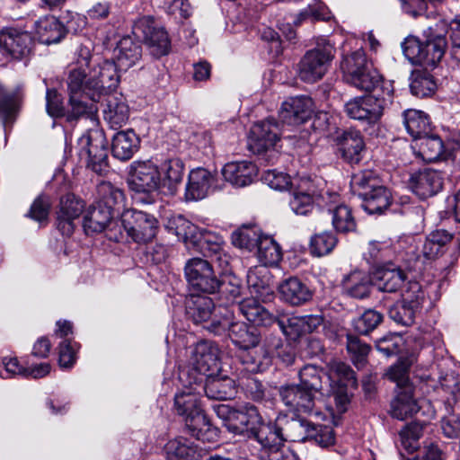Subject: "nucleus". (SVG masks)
Returning <instances> with one entry per match:
<instances>
[{
  "label": "nucleus",
  "instance_id": "1",
  "mask_svg": "<svg viewBox=\"0 0 460 460\" xmlns=\"http://www.w3.org/2000/svg\"><path fill=\"white\" fill-rule=\"evenodd\" d=\"M118 70L115 62L94 59L89 48L80 47L66 79L71 106L68 119L96 112L95 103L118 87Z\"/></svg>",
  "mask_w": 460,
  "mask_h": 460
},
{
  "label": "nucleus",
  "instance_id": "2",
  "mask_svg": "<svg viewBox=\"0 0 460 460\" xmlns=\"http://www.w3.org/2000/svg\"><path fill=\"white\" fill-rule=\"evenodd\" d=\"M199 389L194 381L189 382V387L177 394L174 397V406L179 415L184 417L186 428L190 434L199 440L210 441L217 435L208 419L201 409L199 402Z\"/></svg>",
  "mask_w": 460,
  "mask_h": 460
},
{
  "label": "nucleus",
  "instance_id": "3",
  "mask_svg": "<svg viewBox=\"0 0 460 460\" xmlns=\"http://www.w3.org/2000/svg\"><path fill=\"white\" fill-rule=\"evenodd\" d=\"M341 68L345 81L361 91L381 93L382 85L390 84L383 82L382 76L373 67L372 63L367 59L362 49L345 56Z\"/></svg>",
  "mask_w": 460,
  "mask_h": 460
},
{
  "label": "nucleus",
  "instance_id": "4",
  "mask_svg": "<svg viewBox=\"0 0 460 460\" xmlns=\"http://www.w3.org/2000/svg\"><path fill=\"white\" fill-rule=\"evenodd\" d=\"M424 40L414 36L407 37L402 43L405 58L413 65H420L425 69L435 68L444 57L447 40L431 29L425 31Z\"/></svg>",
  "mask_w": 460,
  "mask_h": 460
},
{
  "label": "nucleus",
  "instance_id": "5",
  "mask_svg": "<svg viewBox=\"0 0 460 460\" xmlns=\"http://www.w3.org/2000/svg\"><path fill=\"white\" fill-rule=\"evenodd\" d=\"M393 90L391 84L382 85L381 93L350 99L344 104L346 115L368 125L380 120L387 102L391 101Z\"/></svg>",
  "mask_w": 460,
  "mask_h": 460
},
{
  "label": "nucleus",
  "instance_id": "6",
  "mask_svg": "<svg viewBox=\"0 0 460 460\" xmlns=\"http://www.w3.org/2000/svg\"><path fill=\"white\" fill-rule=\"evenodd\" d=\"M279 141L280 128L273 119L255 123L251 128L249 148L267 164H273L279 159Z\"/></svg>",
  "mask_w": 460,
  "mask_h": 460
},
{
  "label": "nucleus",
  "instance_id": "7",
  "mask_svg": "<svg viewBox=\"0 0 460 460\" xmlns=\"http://www.w3.org/2000/svg\"><path fill=\"white\" fill-rule=\"evenodd\" d=\"M77 146L79 156L86 162L88 168L98 174L107 172V141L101 130H88L78 138Z\"/></svg>",
  "mask_w": 460,
  "mask_h": 460
},
{
  "label": "nucleus",
  "instance_id": "8",
  "mask_svg": "<svg viewBox=\"0 0 460 460\" xmlns=\"http://www.w3.org/2000/svg\"><path fill=\"white\" fill-rule=\"evenodd\" d=\"M334 49L326 43L310 49L298 63V76L305 83H314L323 78L334 57Z\"/></svg>",
  "mask_w": 460,
  "mask_h": 460
},
{
  "label": "nucleus",
  "instance_id": "9",
  "mask_svg": "<svg viewBox=\"0 0 460 460\" xmlns=\"http://www.w3.org/2000/svg\"><path fill=\"white\" fill-rule=\"evenodd\" d=\"M121 224L128 236L137 243L151 242L158 230V222L154 216L136 209L126 210Z\"/></svg>",
  "mask_w": 460,
  "mask_h": 460
},
{
  "label": "nucleus",
  "instance_id": "10",
  "mask_svg": "<svg viewBox=\"0 0 460 460\" xmlns=\"http://www.w3.org/2000/svg\"><path fill=\"white\" fill-rule=\"evenodd\" d=\"M279 395L283 403L291 411L305 413L316 420L325 417L316 406L317 394L300 385H288L279 388Z\"/></svg>",
  "mask_w": 460,
  "mask_h": 460
},
{
  "label": "nucleus",
  "instance_id": "11",
  "mask_svg": "<svg viewBox=\"0 0 460 460\" xmlns=\"http://www.w3.org/2000/svg\"><path fill=\"white\" fill-rule=\"evenodd\" d=\"M186 279L192 290L214 294L220 288V279L216 276L210 262L200 258L189 260L184 268Z\"/></svg>",
  "mask_w": 460,
  "mask_h": 460
},
{
  "label": "nucleus",
  "instance_id": "12",
  "mask_svg": "<svg viewBox=\"0 0 460 460\" xmlns=\"http://www.w3.org/2000/svg\"><path fill=\"white\" fill-rule=\"evenodd\" d=\"M219 349L216 344L208 341H200L193 349L190 359V375L194 385L202 384L204 377L215 373L219 368Z\"/></svg>",
  "mask_w": 460,
  "mask_h": 460
},
{
  "label": "nucleus",
  "instance_id": "13",
  "mask_svg": "<svg viewBox=\"0 0 460 460\" xmlns=\"http://www.w3.org/2000/svg\"><path fill=\"white\" fill-rule=\"evenodd\" d=\"M130 184L137 192L149 193L161 188L162 176L151 161H135L130 165Z\"/></svg>",
  "mask_w": 460,
  "mask_h": 460
},
{
  "label": "nucleus",
  "instance_id": "14",
  "mask_svg": "<svg viewBox=\"0 0 460 460\" xmlns=\"http://www.w3.org/2000/svg\"><path fill=\"white\" fill-rule=\"evenodd\" d=\"M194 244L198 245L202 254L216 263L222 271L228 270L231 257L225 251L226 243L221 235L202 229L199 230V236Z\"/></svg>",
  "mask_w": 460,
  "mask_h": 460
},
{
  "label": "nucleus",
  "instance_id": "15",
  "mask_svg": "<svg viewBox=\"0 0 460 460\" xmlns=\"http://www.w3.org/2000/svg\"><path fill=\"white\" fill-rule=\"evenodd\" d=\"M84 208L82 199L73 193L61 197L57 211V228L66 236H70L75 228V220L79 218Z\"/></svg>",
  "mask_w": 460,
  "mask_h": 460
},
{
  "label": "nucleus",
  "instance_id": "16",
  "mask_svg": "<svg viewBox=\"0 0 460 460\" xmlns=\"http://www.w3.org/2000/svg\"><path fill=\"white\" fill-rule=\"evenodd\" d=\"M222 410L227 411L228 429L236 434H246L250 437L262 420L257 408L249 403L230 410L223 406Z\"/></svg>",
  "mask_w": 460,
  "mask_h": 460
},
{
  "label": "nucleus",
  "instance_id": "17",
  "mask_svg": "<svg viewBox=\"0 0 460 460\" xmlns=\"http://www.w3.org/2000/svg\"><path fill=\"white\" fill-rule=\"evenodd\" d=\"M314 112V102L306 95L288 98L283 102L279 119L288 125H299L311 118Z\"/></svg>",
  "mask_w": 460,
  "mask_h": 460
},
{
  "label": "nucleus",
  "instance_id": "18",
  "mask_svg": "<svg viewBox=\"0 0 460 460\" xmlns=\"http://www.w3.org/2000/svg\"><path fill=\"white\" fill-rule=\"evenodd\" d=\"M0 45L14 58L27 57L32 49L33 39L26 31L6 27L0 31Z\"/></svg>",
  "mask_w": 460,
  "mask_h": 460
},
{
  "label": "nucleus",
  "instance_id": "19",
  "mask_svg": "<svg viewBox=\"0 0 460 460\" xmlns=\"http://www.w3.org/2000/svg\"><path fill=\"white\" fill-rule=\"evenodd\" d=\"M373 287L379 291L394 293L401 289L407 279L405 272L392 263L376 266L372 271Z\"/></svg>",
  "mask_w": 460,
  "mask_h": 460
},
{
  "label": "nucleus",
  "instance_id": "20",
  "mask_svg": "<svg viewBox=\"0 0 460 460\" xmlns=\"http://www.w3.org/2000/svg\"><path fill=\"white\" fill-rule=\"evenodd\" d=\"M443 187V176L433 169L419 171L410 177L409 188L420 199L436 195Z\"/></svg>",
  "mask_w": 460,
  "mask_h": 460
},
{
  "label": "nucleus",
  "instance_id": "21",
  "mask_svg": "<svg viewBox=\"0 0 460 460\" xmlns=\"http://www.w3.org/2000/svg\"><path fill=\"white\" fill-rule=\"evenodd\" d=\"M281 443L283 441L304 442L309 439L316 429L311 422L300 418L279 416L276 420Z\"/></svg>",
  "mask_w": 460,
  "mask_h": 460
},
{
  "label": "nucleus",
  "instance_id": "22",
  "mask_svg": "<svg viewBox=\"0 0 460 460\" xmlns=\"http://www.w3.org/2000/svg\"><path fill=\"white\" fill-rule=\"evenodd\" d=\"M212 400H228L234 396L235 385L232 378L226 376L210 374L204 377L202 384L196 385Z\"/></svg>",
  "mask_w": 460,
  "mask_h": 460
},
{
  "label": "nucleus",
  "instance_id": "23",
  "mask_svg": "<svg viewBox=\"0 0 460 460\" xmlns=\"http://www.w3.org/2000/svg\"><path fill=\"white\" fill-rule=\"evenodd\" d=\"M214 175L205 168H196L190 171L185 189V199L188 201L200 200L206 198L212 184Z\"/></svg>",
  "mask_w": 460,
  "mask_h": 460
},
{
  "label": "nucleus",
  "instance_id": "24",
  "mask_svg": "<svg viewBox=\"0 0 460 460\" xmlns=\"http://www.w3.org/2000/svg\"><path fill=\"white\" fill-rule=\"evenodd\" d=\"M257 173V166L249 161L227 163L222 169L224 179L239 188L250 185Z\"/></svg>",
  "mask_w": 460,
  "mask_h": 460
},
{
  "label": "nucleus",
  "instance_id": "25",
  "mask_svg": "<svg viewBox=\"0 0 460 460\" xmlns=\"http://www.w3.org/2000/svg\"><path fill=\"white\" fill-rule=\"evenodd\" d=\"M246 281L252 295L262 299L273 295L272 276L267 267L260 265L251 268Z\"/></svg>",
  "mask_w": 460,
  "mask_h": 460
},
{
  "label": "nucleus",
  "instance_id": "26",
  "mask_svg": "<svg viewBox=\"0 0 460 460\" xmlns=\"http://www.w3.org/2000/svg\"><path fill=\"white\" fill-rule=\"evenodd\" d=\"M341 156L349 164H358L362 159L365 143L358 131H345L338 139Z\"/></svg>",
  "mask_w": 460,
  "mask_h": 460
},
{
  "label": "nucleus",
  "instance_id": "27",
  "mask_svg": "<svg viewBox=\"0 0 460 460\" xmlns=\"http://www.w3.org/2000/svg\"><path fill=\"white\" fill-rule=\"evenodd\" d=\"M337 194L330 195L332 199L328 211L332 216V224L335 231L341 234L354 232L357 227L351 209L344 204H336Z\"/></svg>",
  "mask_w": 460,
  "mask_h": 460
},
{
  "label": "nucleus",
  "instance_id": "28",
  "mask_svg": "<svg viewBox=\"0 0 460 460\" xmlns=\"http://www.w3.org/2000/svg\"><path fill=\"white\" fill-rule=\"evenodd\" d=\"M289 206L296 215L306 216L314 208V190L309 179H302L297 190L293 191Z\"/></svg>",
  "mask_w": 460,
  "mask_h": 460
},
{
  "label": "nucleus",
  "instance_id": "29",
  "mask_svg": "<svg viewBox=\"0 0 460 460\" xmlns=\"http://www.w3.org/2000/svg\"><path fill=\"white\" fill-rule=\"evenodd\" d=\"M35 31L39 41L46 44L58 43L66 33L65 26L55 17L48 15L35 23Z\"/></svg>",
  "mask_w": 460,
  "mask_h": 460
},
{
  "label": "nucleus",
  "instance_id": "30",
  "mask_svg": "<svg viewBox=\"0 0 460 460\" xmlns=\"http://www.w3.org/2000/svg\"><path fill=\"white\" fill-rule=\"evenodd\" d=\"M114 214L109 208L95 203L90 206L84 216L83 227L87 234L101 233L106 229Z\"/></svg>",
  "mask_w": 460,
  "mask_h": 460
},
{
  "label": "nucleus",
  "instance_id": "31",
  "mask_svg": "<svg viewBox=\"0 0 460 460\" xmlns=\"http://www.w3.org/2000/svg\"><path fill=\"white\" fill-rule=\"evenodd\" d=\"M420 410L413 398V386H405L397 390L395 398L391 402V414L394 418L403 420L412 417Z\"/></svg>",
  "mask_w": 460,
  "mask_h": 460
},
{
  "label": "nucleus",
  "instance_id": "32",
  "mask_svg": "<svg viewBox=\"0 0 460 460\" xmlns=\"http://www.w3.org/2000/svg\"><path fill=\"white\" fill-rule=\"evenodd\" d=\"M229 335L233 342L240 349H255L259 344V331L248 322L231 323Z\"/></svg>",
  "mask_w": 460,
  "mask_h": 460
},
{
  "label": "nucleus",
  "instance_id": "33",
  "mask_svg": "<svg viewBox=\"0 0 460 460\" xmlns=\"http://www.w3.org/2000/svg\"><path fill=\"white\" fill-rule=\"evenodd\" d=\"M142 50L138 43L135 42L130 37L122 38L116 49L114 56L116 65L119 70H128L133 66L141 58Z\"/></svg>",
  "mask_w": 460,
  "mask_h": 460
},
{
  "label": "nucleus",
  "instance_id": "34",
  "mask_svg": "<svg viewBox=\"0 0 460 460\" xmlns=\"http://www.w3.org/2000/svg\"><path fill=\"white\" fill-rule=\"evenodd\" d=\"M282 297L293 305H300L312 298V291L298 278L292 277L284 280L279 287Z\"/></svg>",
  "mask_w": 460,
  "mask_h": 460
},
{
  "label": "nucleus",
  "instance_id": "35",
  "mask_svg": "<svg viewBox=\"0 0 460 460\" xmlns=\"http://www.w3.org/2000/svg\"><path fill=\"white\" fill-rule=\"evenodd\" d=\"M139 138L133 130L117 132L112 137L111 152L115 158L127 161L138 149Z\"/></svg>",
  "mask_w": 460,
  "mask_h": 460
},
{
  "label": "nucleus",
  "instance_id": "36",
  "mask_svg": "<svg viewBox=\"0 0 460 460\" xmlns=\"http://www.w3.org/2000/svg\"><path fill=\"white\" fill-rule=\"evenodd\" d=\"M362 208L368 214H382L392 202L391 191L383 185L372 189L368 192H363Z\"/></svg>",
  "mask_w": 460,
  "mask_h": 460
},
{
  "label": "nucleus",
  "instance_id": "37",
  "mask_svg": "<svg viewBox=\"0 0 460 460\" xmlns=\"http://www.w3.org/2000/svg\"><path fill=\"white\" fill-rule=\"evenodd\" d=\"M345 292L355 298H364L370 293L373 287L371 272L368 274L362 270H354L343 279Z\"/></svg>",
  "mask_w": 460,
  "mask_h": 460
},
{
  "label": "nucleus",
  "instance_id": "38",
  "mask_svg": "<svg viewBox=\"0 0 460 460\" xmlns=\"http://www.w3.org/2000/svg\"><path fill=\"white\" fill-rule=\"evenodd\" d=\"M279 328L290 340H296L300 336L312 332L323 318H276Z\"/></svg>",
  "mask_w": 460,
  "mask_h": 460
},
{
  "label": "nucleus",
  "instance_id": "39",
  "mask_svg": "<svg viewBox=\"0 0 460 460\" xmlns=\"http://www.w3.org/2000/svg\"><path fill=\"white\" fill-rule=\"evenodd\" d=\"M403 124L413 139L430 133V121L428 115L418 110H407L403 112Z\"/></svg>",
  "mask_w": 460,
  "mask_h": 460
},
{
  "label": "nucleus",
  "instance_id": "40",
  "mask_svg": "<svg viewBox=\"0 0 460 460\" xmlns=\"http://www.w3.org/2000/svg\"><path fill=\"white\" fill-rule=\"evenodd\" d=\"M161 173H163L161 187L166 188L171 194H173L182 181L184 164L179 158L168 159L163 163Z\"/></svg>",
  "mask_w": 460,
  "mask_h": 460
},
{
  "label": "nucleus",
  "instance_id": "41",
  "mask_svg": "<svg viewBox=\"0 0 460 460\" xmlns=\"http://www.w3.org/2000/svg\"><path fill=\"white\" fill-rule=\"evenodd\" d=\"M164 452L168 460H195L197 446L186 438L178 437L166 443Z\"/></svg>",
  "mask_w": 460,
  "mask_h": 460
},
{
  "label": "nucleus",
  "instance_id": "42",
  "mask_svg": "<svg viewBox=\"0 0 460 460\" xmlns=\"http://www.w3.org/2000/svg\"><path fill=\"white\" fill-rule=\"evenodd\" d=\"M97 191L99 199L96 203L109 208L113 214H115V210L123 206L124 193L111 182H101L98 185Z\"/></svg>",
  "mask_w": 460,
  "mask_h": 460
},
{
  "label": "nucleus",
  "instance_id": "43",
  "mask_svg": "<svg viewBox=\"0 0 460 460\" xmlns=\"http://www.w3.org/2000/svg\"><path fill=\"white\" fill-rule=\"evenodd\" d=\"M255 249H257L258 260L262 263L261 266L277 265L282 258L279 245L270 236L262 235Z\"/></svg>",
  "mask_w": 460,
  "mask_h": 460
},
{
  "label": "nucleus",
  "instance_id": "44",
  "mask_svg": "<svg viewBox=\"0 0 460 460\" xmlns=\"http://www.w3.org/2000/svg\"><path fill=\"white\" fill-rule=\"evenodd\" d=\"M167 227L185 243H195L199 236L198 227L184 217L178 215L172 217Z\"/></svg>",
  "mask_w": 460,
  "mask_h": 460
},
{
  "label": "nucleus",
  "instance_id": "45",
  "mask_svg": "<svg viewBox=\"0 0 460 460\" xmlns=\"http://www.w3.org/2000/svg\"><path fill=\"white\" fill-rule=\"evenodd\" d=\"M250 437H253L261 446V451H268L273 447L281 445L277 423H265L263 420L252 432Z\"/></svg>",
  "mask_w": 460,
  "mask_h": 460
},
{
  "label": "nucleus",
  "instance_id": "46",
  "mask_svg": "<svg viewBox=\"0 0 460 460\" xmlns=\"http://www.w3.org/2000/svg\"><path fill=\"white\" fill-rule=\"evenodd\" d=\"M104 119L112 128L121 127L128 119V107L122 98L110 96L103 111Z\"/></svg>",
  "mask_w": 460,
  "mask_h": 460
},
{
  "label": "nucleus",
  "instance_id": "47",
  "mask_svg": "<svg viewBox=\"0 0 460 460\" xmlns=\"http://www.w3.org/2000/svg\"><path fill=\"white\" fill-rule=\"evenodd\" d=\"M415 360L416 356L412 353L409 357L401 358L387 369L385 376L388 379L396 383L398 390L403 389L405 386H412L409 381L408 372Z\"/></svg>",
  "mask_w": 460,
  "mask_h": 460
},
{
  "label": "nucleus",
  "instance_id": "48",
  "mask_svg": "<svg viewBox=\"0 0 460 460\" xmlns=\"http://www.w3.org/2000/svg\"><path fill=\"white\" fill-rule=\"evenodd\" d=\"M410 87L413 95L423 98L435 93L437 84L427 69L415 70L411 74Z\"/></svg>",
  "mask_w": 460,
  "mask_h": 460
},
{
  "label": "nucleus",
  "instance_id": "49",
  "mask_svg": "<svg viewBox=\"0 0 460 460\" xmlns=\"http://www.w3.org/2000/svg\"><path fill=\"white\" fill-rule=\"evenodd\" d=\"M261 236L256 227L243 226L232 234L231 241L234 246L252 252L256 248Z\"/></svg>",
  "mask_w": 460,
  "mask_h": 460
},
{
  "label": "nucleus",
  "instance_id": "50",
  "mask_svg": "<svg viewBox=\"0 0 460 460\" xmlns=\"http://www.w3.org/2000/svg\"><path fill=\"white\" fill-rule=\"evenodd\" d=\"M394 251L389 242L373 241L368 243L367 251L364 253L369 264L391 263Z\"/></svg>",
  "mask_w": 460,
  "mask_h": 460
},
{
  "label": "nucleus",
  "instance_id": "51",
  "mask_svg": "<svg viewBox=\"0 0 460 460\" xmlns=\"http://www.w3.org/2000/svg\"><path fill=\"white\" fill-rule=\"evenodd\" d=\"M417 140L420 141V143L417 144L420 155L424 160L433 162L438 159L442 155L444 145L438 136L428 134Z\"/></svg>",
  "mask_w": 460,
  "mask_h": 460
},
{
  "label": "nucleus",
  "instance_id": "52",
  "mask_svg": "<svg viewBox=\"0 0 460 460\" xmlns=\"http://www.w3.org/2000/svg\"><path fill=\"white\" fill-rule=\"evenodd\" d=\"M347 350L351 361L358 369L363 368L367 363V357L371 347L362 342L358 337L348 335Z\"/></svg>",
  "mask_w": 460,
  "mask_h": 460
},
{
  "label": "nucleus",
  "instance_id": "53",
  "mask_svg": "<svg viewBox=\"0 0 460 460\" xmlns=\"http://www.w3.org/2000/svg\"><path fill=\"white\" fill-rule=\"evenodd\" d=\"M215 308L213 300L207 296L190 294L185 300L188 316H205L212 314Z\"/></svg>",
  "mask_w": 460,
  "mask_h": 460
},
{
  "label": "nucleus",
  "instance_id": "54",
  "mask_svg": "<svg viewBox=\"0 0 460 460\" xmlns=\"http://www.w3.org/2000/svg\"><path fill=\"white\" fill-rule=\"evenodd\" d=\"M338 239L331 232H323L312 236L310 251L314 256L321 257L329 254L336 246Z\"/></svg>",
  "mask_w": 460,
  "mask_h": 460
},
{
  "label": "nucleus",
  "instance_id": "55",
  "mask_svg": "<svg viewBox=\"0 0 460 460\" xmlns=\"http://www.w3.org/2000/svg\"><path fill=\"white\" fill-rule=\"evenodd\" d=\"M323 371L318 369L316 367L313 365L305 366L299 371V380L301 386L308 389L309 391L314 392L316 394H321V390L323 388L322 385V377Z\"/></svg>",
  "mask_w": 460,
  "mask_h": 460
},
{
  "label": "nucleus",
  "instance_id": "56",
  "mask_svg": "<svg viewBox=\"0 0 460 460\" xmlns=\"http://www.w3.org/2000/svg\"><path fill=\"white\" fill-rule=\"evenodd\" d=\"M146 44L150 49V53L160 58L167 55L170 51L171 42L167 32L163 28L155 30L146 40Z\"/></svg>",
  "mask_w": 460,
  "mask_h": 460
},
{
  "label": "nucleus",
  "instance_id": "57",
  "mask_svg": "<svg viewBox=\"0 0 460 460\" xmlns=\"http://www.w3.org/2000/svg\"><path fill=\"white\" fill-rule=\"evenodd\" d=\"M80 345L69 339H66L59 343L58 350V365L62 369H70L74 367L77 360V353Z\"/></svg>",
  "mask_w": 460,
  "mask_h": 460
},
{
  "label": "nucleus",
  "instance_id": "58",
  "mask_svg": "<svg viewBox=\"0 0 460 460\" xmlns=\"http://www.w3.org/2000/svg\"><path fill=\"white\" fill-rule=\"evenodd\" d=\"M379 184L378 179L371 171H362L352 176L351 187L360 198L363 192H368Z\"/></svg>",
  "mask_w": 460,
  "mask_h": 460
},
{
  "label": "nucleus",
  "instance_id": "59",
  "mask_svg": "<svg viewBox=\"0 0 460 460\" xmlns=\"http://www.w3.org/2000/svg\"><path fill=\"white\" fill-rule=\"evenodd\" d=\"M270 305L264 300L261 304L255 297L245 298L237 305L240 314L243 316H263V314L272 316L273 314L270 311Z\"/></svg>",
  "mask_w": 460,
  "mask_h": 460
},
{
  "label": "nucleus",
  "instance_id": "60",
  "mask_svg": "<svg viewBox=\"0 0 460 460\" xmlns=\"http://www.w3.org/2000/svg\"><path fill=\"white\" fill-rule=\"evenodd\" d=\"M193 323L206 330L209 333L221 335L229 332L231 323L229 318H192Z\"/></svg>",
  "mask_w": 460,
  "mask_h": 460
},
{
  "label": "nucleus",
  "instance_id": "61",
  "mask_svg": "<svg viewBox=\"0 0 460 460\" xmlns=\"http://www.w3.org/2000/svg\"><path fill=\"white\" fill-rule=\"evenodd\" d=\"M20 103V96L17 93H7L0 84V117L4 120L9 119L17 111Z\"/></svg>",
  "mask_w": 460,
  "mask_h": 460
},
{
  "label": "nucleus",
  "instance_id": "62",
  "mask_svg": "<svg viewBox=\"0 0 460 460\" xmlns=\"http://www.w3.org/2000/svg\"><path fill=\"white\" fill-rule=\"evenodd\" d=\"M423 426L418 422H411L402 429L400 433V439L402 447L408 451H413L417 442L422 436Z\"/></svg>",
  "mask_w": 460,
  "mask_h": 460
},
{
  "label": "nucleus",
  "instance_id": "63",
  "mask_svg": "<svg viewBox=\"0 0 460 460\" xmlns=\"http://www.w3.org/2000/svg\"><path fill=\"white\" fill-rule=\"evenodd\" d=\"M262 181L271 189L277 190H287L291 183L288 174L277 172L276 170L265 171L262 175Z\"/></svg>",
  "mask_w": 460,
  "mask_h": 460
},
{
  "label": "nucleus",
  "instance_id": "64",
  "mask_svg": "<svg viewBox=\"0 0 460 460\" xmlns=\"http://www.w3.org/2000/svg\"><path fill=\"white\" fill-rule=\"evenodd\" d=\"M261 460H298L294 451L281 445L273 447L268 451H261Z\"/></svg>",
  "mask_w": 460,
  "mask_h": 460
}]
</instances>
